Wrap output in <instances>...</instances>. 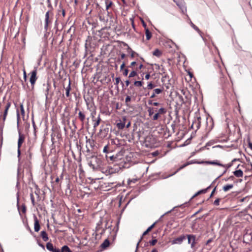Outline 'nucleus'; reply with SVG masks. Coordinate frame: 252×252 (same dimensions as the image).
<instances>
[{
  "label": "nucleus",
  "mask_w": 252,
  "mask_h": 252,
  "mask_svg": "<svg viewBox=\"0 0 252 252\" xmlns=\"http://www.w3.org/2000/svg\"><path fill=\"white\" fill-rule=\"evenodd\" d=\"M88 164L94 170L98 169L102 165L101 159L97 157L92 155L90 157H88Z\"/></svg>",
  "instance_id": "1"
},
{
  "label": "nucleus",
  "mask_w": 252,
  "mask_h": 252,
  "mask_svg": "<svg viewBox=\"0 0 252 252\" xmlns=\"http://www.w3.org/2000/svg\"><path fill=\"white\" fill-rule=\"evenodd\" d=\"M53 13L51 11H47L45 16V25L44 29L46 30H48V26L52 23L53 19Z\"/></svg>",
  "instance_id": "2"
},
{
  "label": "nucleus",
  "mask_w": 252,
  "mask_h": 252,
  "mask_svg": "<svg viewBox=\"0 0 252 252\" xmlns=\"http://www.w3.org/2000/svg\"><path fill=\"white\" fill-rule=\"evenodd\" d=\"M187 239H188V243L190 245V247L192 249L195 250V246L196 245V236L192 234H187L186 235Z\"/></svg>",
  "instance_id": "3"
},
{
  "label": "nucleus",
  "mask_w": 252,
  "mask_h": 252,
  "mask_svg": "<svg viewBox=\"0 0 252 252\" xmlns=\"http://www.w3.org/2000/svg\"><path fill=\"white\" fill-rule=\"evenodd\" d=\"M187 239L186 235H182L171 241V243L172 245L178 244L181 245L184 240Z\"/></svg>",
  "instance_id": "4"
},
{
  "label": "nucleus",
  "mask_w": 252,
  "mask_h": 252,
  "mask_svg": "<svg viewBox=\"0 0 252 252\" xmlns=\"http://www.w3.org/2000/svg\"><path fill=\"white\" fill-rule=\"evenodd\" d=\"M166 113V110L163 107H161L159 109L156 114H155L153 117L152 120L154 121L157 120L161 115H164Z\"/></svg>",
  "instance_id": "5"
},
{
  "label": "nucleus",
  "mask_w": 252,
  "mask_h": 252,
  "mask_svg": "<svg viewBox=\"0 0 252 252\" xmlns=\"http://www.w3.org/2000/svg\"><path fill=\"white\" fill-rule=\"evenodd\" d=\"M207 163H208V164H210L217 165L220 166H222V167H223L225 168L226 169L224 171V173L226 172V170L228 168H229L231 166H232V163H228V164H227L223 165V164L220 163L218 161H207Z\"/></svg>",
  "instance_id": "6"
},
{
  "label": "nucleus",
  "mask_w": 252,
  "mask_h": 252,
  "mask_svg": "<svg viewBox=\"0 0 252 252\" xmlns=\"http://www.w3.org/2000/svg\"><path fill=\"white\" fill-rule=\"evenodd\" d=\"M36 74H37V70L36 69H34L31 73V77H30V81L32 86H33L34 85V84L37 80Z\"/></svg>",
  "instance_id": "7"
},
{
  "label": "nucleus",
  "mask_w": 252,
  "mask_h": 252,
  "mask_svg": "<svg viewBox=\"0 0 252 252\" xmlns=\"http://www.w3.org/2000/svg\"><path fill=\"white\" fill-rule=\"evenodd\" d=\"M34 218V229L35 232H38L40 230V226L39 224V221L37 218V217L34 215L33 216Z\"/></svg>",
  "instance_id": "8"
},
{
  "label": "nucleus",
  "mask_w": 252,
  "mask_h": 252,
  "mask_svg": "<svg viewBox=\"0 0 252 252\" xmlns=\"http://www.w3.org/2000/svg\"><path fill=\"white\" fill-rule=\"evenodd\" d=\"M10 106H11V103L10 102H7L5 105L4 111L3 114L2 115V120H3V122L6 120L8 111Z\"/></svg>",
  "instance_id": "9"
},
{
  "label": "nucleus",
  "mask_w": 252,
  "mask_h": 252,
  "mask_svg": "<svg viewBox=\"0 0 252 252\" xmlns=\"http://www.w3.org/2000/svg\"><path fill=\"white\" fill-rule=\"evenodd\" d=\"M53 252H72L69 247L67 246H63L61 249L56 248Z\"/></svg>",
  "instance_id": "10"
},
{
  "label": "nucleus",
  "mask_w": 252,
  "mask_h": 252,
  "mask_svg": "<svg viewBox=\"0 0 252 252\" xmlns=\"http://www.w3.org/2000/svg\"><path fill=\"white\" fill-rule=\"evenodd\" d=\"M92 115L93 121L94 122L93 127L94 128H95L99 125L100 122L101 120V118H100V115H99L98 116L97 119L96 120H95V119H94V117L93 115V113H92Z\"/></svg>",
  "instance_id": "11"
},
{
  "label": "nucleus",
  "mask_w": 252,
  "mask_h": 252,
  "mask_svg": "<svg viewBox=\"0 0 252 252\" xmlns=\"http://www.w3.org/2000/svg\"><path fill=\"white\" fill-rule=\"evenodd\" d=\"M25 140V136L21 132H19V138L18 141V147L20 149Z\"/></svg>",
  "instance_id": "12"
},
{
  "label": "nucleus",
  "mask_w": 252,
  "mask_h": 252,
  "mask_svg": "<svg viewBox=\"0 0 252 252\" xmlns=\"http://www.w3.org/2000/svg\"><path fill=\"white\" fill-rule=\"evenodd\" d=\"M109 128H105L103 129H100L99 131V134L101 137H105L108 132Z\"/></svg>",
  "instance_id": "13"
},
{
  "label": "nucleus",
  "mask_w": 252,
  "mask_h": 252,
  "mask_svg": "<svg viewBox=\"0 0 252 252\" xmlns=\"http://www.w3.org/2000/svg\"><path fill=\"white\" fill-rule=\"evenodd\" d=\"M123 122H120V123H118L117 124V127L119 129H123L125 126V121L126 120V118L125 117H124L123 118Z\"/></svg>",
  "instance_id": "14"
},
{
  "label": "nucleus",
  "mask_w": 252,
  "mask_h": 252,
  "mask_svg": "<svg viewBox=\"0 0 252 252\" xmlns=\"http://www.w3.org/2000/svg\"><path fill=\"white\" fill-rule=\"evenodd\" d=\"M176 4L180 8H183L185 7V2L184 0H173Z\"/></svg>",
  "instance_id": "15"
},
{
  "label": "nucleus",
  "mask_w": 252,
  "mask_h": 252,
  "mask_svg": "<svg viewBox=\"0 0 252 252\" xmlns=\"http://www.w3.org/2000/svg\"><path fill=\"white\" fill-rule=\"evenodd\" d=\"M211 188V186H209V187H208L206 189H201L200 190H199L198 191H197L193 196L192 198H194L195 197V196L201 194V193H205L207 190L210 189Z\"/></svg>",
  "instance_id": "16"
},
{
  "label": "nucleus",
  "mask_w": 252,
  "mask_h": 252,
  "mask_svg": "<svg viewBox=\"0 0 252 252\" xmlns=\"http://www.w3.org/2000/svg\"><path fill=\"white\" fill-rule=\"evenodd\" d=\"M70 85H71V83H70V81L69 80L68 86L66 87V88H65V95L67 97H69L70 96V91L71 90Z\"/></svg>",
  "instance_id": "17"
},
{
  "label": "nucleus",
  "mask_w": 252,
  "mask_h": 252,
  "mask_svg": "<svg viewBox=\"0 0 252 252\" xmlns=\"http://www.w3.org/2000/svg\"><path fill=\"white\" fill-rule=\"evenodd\" d=\"M233 174L236 177H242L243 176V172L241 169H239L234 171Z\"/></svg>",
  "instance_id": "18"
},
{
  "label": "nucleus",
  "mask_w": 252,
  "mask_h": 252,
  "mask_svg": "<svg viewBox=\"0 0 252 252\" xmlns=\"http://www.w3.org/2000/svg\"><path fill=\"white\" fill-rule=\"evenodd\" d=\"M85 118V114L81 111H79L78 113V118L82 123H84Z\"/></svg>",
  "instance_id": "19"
},
{
  "label": "nucleus",
  "mask_w": 252,
  "mask_h": 252,
  "mask_svg": "<svg viewBox=\"0 0 252 252\" xmlns=\"http://www.w3.org/2000/svg\"><path fill=\"white\" fill-rule=\"evenodd\" d=\"M234 187V185L233 184H227L226 185H224L222 187V189L224 191H227L229 190L232 189Z\"/></svg>",
  "instance_id": "20"
},
{
  "label": "nucleus",
  "mask_w": 252,
  "mask_h": 252,
  "mask_svg": "<svg viewBox=\"0 0 252 252\" xmlns=\"http://www.w3.org/2000/svg\"><path fill=\"white\" fill-rule=\"evenodd\" d=\"M41 236L44 241H47L48 240V237L45 231H42L41 232Z\"/></svg>",
  "instance_id": "21"
},
{
  "label": "nucleus",
  "mask_w": 252,
  "mask_h": 252,
  "mask_svg": "<svg viewBox=\"0 0 252 252\" xmlns=\"http://www.w3.org/2000/svg\"><path fill=\"white\" fill-rule=\"evenodd\" d=\"M110 245L109 241L108 239H106L104 241V242L102 243L101 245V247L102 249H106Z\"/></svg>",
  "instance_id": "22"
},
{
  "label": "nucleus",
  "mask_w": 252,
  "mask_h": 252,
  "mask_svg": "<svg viewBox=\"0 0 252 252\" xmlns=\"http://www.w3.org/2000/svg\"><path fill=\"white\" fill-rule=\"evenodd\" d=\"M46 248L47 250H48L49 251L52 252H53V251H54V250L56 248H54V247L53 246V245L51 243H48L47 244H46Z\"/></svg>",
  "instance_id": "23"
},
{
  "label": "nucleus",
  "mask_w": 252,
  "mask_h": 252,
  "mask_svg": "<svg viewBox=\"0 0 252 252\" xmlns=\"http://www.w3.org/2000/svg\"><path fill=\"white\" fill-rule=\"evenodd\" d=\"M157 111L156 108L153 107H148V112L149 113V116L152 117V115L154 114L155 111Z\"/></svg>",
  "instance_id": "24"
},
{
  "label": "nucleus",
  "mask_w": 252,
  "mask_h": 252,
  "mask_svg": "<svg viewBox=\"0 0 252 252\" xmlns=\"http://www.w3.org/2000/svg\"><path fill=\"white\" fill-rule=\"evenodd\" d=\"M87 145H89L91 148H93L94 146V141L92 139H87L86 141Z\"/></svg>",
  "instance_id": "25"
},
{
  "label": "nucleus",
  "mask_w": 252,
  "mask_h": 252,
  "mask_svg": "<svg viewBox=\"0 0 252 252\" xmlns=\"http://www.w3.org/2000/svg\"><path fill=\"white\" fill-rule=\"evenodd\" d=\"M145 34H146V37L147 40H149L151 38V36H152L151 32H150V31L148 29H146Z\"/></svg>",
  "instance_id": "26"
},
{
  "label": "nucleus",
  "mask_w": 252,
  "mask_h": 252,
  "mask_svg": "<svg viewBox=\"0 0 252 252\" xmlns=\"http://www.w3.org/2000/svg\"><path fill=\"white\" fill-rule=\"evenodd\" d=\"M153 55L156 56V57H159L161 56V52L160 51H159L158 49H156L154 52H153Z\"/></svg>",
  "instance_id": "27"
},
{
  "label": "nucleus",
  "mask_w": 252,
  "mask_h": 252,
  "mask_svg": "<svg viewBox=\"0 0 252 252\" xmlns=\"http://www.w3.org/2000/svg\"><path fill=\"white\" fill-rule=\"evenodd\" d=\"M156 87V85L153 84L152 82H149L148 83L147 88L148 90H151L154 88Z\"/></svg>",
  "instance_id": "28"
},
{
  "label": "nucleus",
  "mask_w": 252,
  "mask_h": 252,
  "mask_svg": "<svg viewBox=\"0 0 252 252\" xmlns=\"http://www.w3.org/2000/svg\"><path fill=\"white\" fill-rule=\"evenodd\" d=\"M163 91V89H160V88H157L153 90V92L156 94H158L161 93Z\"/></svg>",
  "instance_id": "29"
},
{
  "label": "nucleus",
  "mask_w": 252,
  "mask_h": 252,
  "mask_svg": "<svg viewBox=\"0 0 252 252\" xmlns=\"http://www.w3.org/2000/svg\"><path fill=\"white\" fill-rule=\"evenodd\" d=\"M86 148H87V150H86V153H87V154H86V157H87V158L88 157H90V156L91 155H92V153L91 152V150L90 149V148L88 147V145H86Z\"/></svg>",
  "instance_id": "30"
},
{
  "label": "nucleus",
  "mask_w": 252,
  "mask_h": 252,
  "mask_svg": "<svg viewBox=\"0 0 252 252\" xmlns=\"http://www.w3.org/2000/svg\"><path fill=\"white\" fill-rule=\"evenodd\" d=\"M143 84L142 81H135L134 82V85L136 87H141Z\"/></svg>",
  "instance_id": "31"
},
{
  "label": "nucleus",
  "mask_w": 252,
  "mask_h": 252,
  "mask_svg": "<svg viewBox=\"0 0 252 252\" xmlns=\"http://www.w3.org/2000/svg\"><path fill=\"white\" fill-rule=\"evenodd\" d=\"M20 108L21 115L23 116V117L24 118L25 116V110H24V105L22 103L20 104Z\"/></svg>",
  "instance_id": "32"
},
{
  "label": "nucleus",
  "mask_w": 252,
  "mask_h": 252,
  "mask_svg": "<svg viewBox=\"0 0 252 252\" xmlns=\"http://www.w3.org/2000/svg\"><path fill=\"white\" fill-rule=\"evenodd\" d=\"M191 27L196 31H197L200 34H201V32L200 30L199 29V28L196 27L194 24H193L192 23L191 24Z\"/></svg>",
  "instance_id": "33"
},
{
  "label": "nucleus",
  "mask_w": 252,
  "mask_h": 252,
  "mask_svg": "<svg viewBox=\"0 0 252 252\" xmlns=\"http://www.w3.org/2000/svg\"><path fill=\"white\" fill-rule=\"evenodd\" d=\"M30 198H31L32 205L33 206H35V202L34 197L33 194L32 192L30 193Z\"/></svg>",
  "instance_id": "34"
},
{
  "label": "nucleus",
  "mask_w": 252,
  "mask_h": 252,
  "mask_svg": "<svg viewBox=\"0 0 252 252\" xmlns=\"http://www.w3.org/2000/svg\"><path fill=\"white\" fill-rule=\"evenodd\" d=\"M137 75V72L135 70L132 71L129 74L128 77H133Z\"/></svg>",
  "instance_id": "35"
},
{
  "label": "nucleus",
  "mask_w": 252,
  "mask_h": 252,
  "mask_svg": "<svg viewBox=\"0 0 252 252\" xmlns=\"http://www.w3.org/2000/svg\"><path fill=\"white\" fill-rule=\"evenodd\" d=\"M105 3L106 10H108L109 8L111 6L112 3L111 1H109L108 0L106 1Z\"/></svg>",
  "instance_id": "36"
},
{
  "label": "nucleus",
  "mask_w": 252,
  "mask_h": 252,
  "mask_svg": "<svg viewBox=\"0 0 252 252\" xmlns=\"http://www.w3.org/2000/svg\"><path fill=\"white\" fill-rule=\"evenodd\" d=\"M137 181V179H128L127 181V183L129 185H131V183H135Z\"/></svg>",
  "instance_id": "37"
},
{
  "label": "nucleus",
  "mask_w": 252,
  "mask_h": 252,
  "mask_svg": "<svg viewBox=\"0 0 252 252\" xmlns=\"http://www.w3.org/2000/svg\"><path fill=\"white\" fill-rule=\"evenodd\" d=\"M20 114L18 110H17V124L19 126L20 121Z\"/></svg>",
  "instance_id": "38"
},
{
  "label": "nucleus",
  "mask_w": 252,
  "mask_h": 252,
  "mask_svg": "<svg viewBox=\"0 0 252 252\" xmlns=\"http://www.w3.org/2000/svg\"><path fill=\"white\" fill-rule=\"evenodd\" d=\"M115 85L117 86V88H118V84L119 83V82L121 81V78L120 77H117L115 79Z\"/></svg>",
  "instance_id": "39"
},
{
  "label": "nucleus",
  "mask_w": 252,
  "mask_h": 252,
  "mask_svg": "<svg viewBox=\"0 0 252 252\" xmlns=\"http://www.w3.org/2000/svg\"><path fill=\"white\" fill-rule=\"evenodd\" d=\"M21 210L23 213H25L26 212V206L25 204H23L21 206Z\"/></svg>",
  "instance_id": "40"
},
{
  "label": "nucleus",
  "mask_w": 252,
  "mask_h": 252,
  "mask_svg": "<svg viewBox=\"0 0 252 252\" xmlns=\"http://www.w3.org/2000/svg\"><path fill=\"white\" fill-rule=\"evenodd\" d=\"M131 100V98L129 96H127L126 98V100H125V101H126V105L127 106H128V103L129 102H130Z\"/></svg>",
  "instance_id": "41"
},
{
  "label": "nucleus",
  "mask_w": 252,
  "mask_h": 252,
  "mask_svg": "<svg viewBox=\"0 0 252 252\" xmlns=\"http://www.w3.org/2000/svg\"><path fill=\"white\" fill-rule=\"evenodd\" d=\"M220 198H217L214 202V204L216 206H218L220 204Z\"/></svg>",
  "instance_id": "42"
},
{
  "label": "nucleus",
  "mask_w": 252,
  "mask_h": 252,
  "mask_svg": "<svg viewBox=\"0 0 252 252\" xmlns=\"http://www.w3.org/2000/svg\"><path fill=\"white\" fill-rule=\"evenodd\" d=\"M157 240L154 239V240H153L150 241L149 243H150V245L154 246L157 243Z\"/></svg>",
  "instance_id": "43"
},
{
  "label": "nucleus",
  "mask_w": 252,
  "mask_h": 252,
  "mask_svg": "<svg viewBox=\"0 0 252 252\" xmlns=\"http://www.w3.org/2000/svg\"><path fill=\"white\" fill-rule=\"evenodd\" d=\"M201 118L200 117H198L197 118V128L198 129L199 127H200V123H201Z\"/></svg>",
  "instance_id": "44"
},
{
  "label": "nucleus",
  "mask_w": 252,
  "mask_h": 252,
  "mask_svg": "<svg viewBox=\"0 0 252 252\" xmlns=\"http://www.w3.org/2000/svg\"><path fill=\"white\" fill-rule=\"evenodd\" d=\"M131 52L130 56L132 58H133L134 57V55L136 54V53L133 51L131 49H129Z\"/></svg>",
  "instance_id": "45"
},
{
  "label": "nucleus",
  "mask_w": 252,
  "mask_h": 252,
  "mask_svg": "<svg viewBox=\"0 0 252 252\" xmlns=\"http://www.w3.org/2000/svg\"><path fill=\"white\" fill-rule=\"evenodd\" d=\"M158 154H159V152L158 151L154 152L152 153V156L154 157H156V156L158 155Z\"/></svg>",
  "instance_id": "46"
},
{
  "label": "nucleus",
  "mask_w": 252,
  "mask_h": 252,
  "mask_svg": "<svg viewBox=\"0 0 252 252\" xmlns=\"http://www.w3.org/2000/svg\"><path fill=\"white\" fill-rule=\"evenodd\" d=\"M128 73V70L127 69H125L123 72V75L124 76H127Z\"/></svg>",
  "instance_id": "47"
},
{
  "label": "nucleus",
  "mask_w": 252,
  "mask_h": 252,
  "mask_svg": "<svg viewBox=\"0 0 252 252\" xmlns=\"http://www.w3.org/2000/svg\"><path fill=\"white\" fill-rule=\"evenodd\" d=\"M142 237H141V239H140V240L139 241V242L137 243V244L136 245V251H135V252H136L138 249L139 243L141 242V241L142 240Z\"/></svg>",
  "instance_id": "48"
},
{
  "label": "nucleus",
  "mask_w": 252,
  "mask_h": 252,
  "mask_svg": "<svg viewBox=\"0 0 252 252\" xmlns=\"http://www.w3.org/2000/svg\"><path fill=\"white\" fill-rule=\"evenodd\" d=\"M108 145H106L104 148H103V152L104 153H107V149H108Z\"/></svg>",
  "instance_id": "49"
},
{
  "label": "nucleus",
  "mask_w": 252,
  "mask_h": 252,
  "mask_svg": "<svg viewBox=\"0 0 252 252\" xmlns=\"http://www.w3.org/2000/svg\"><path fill=\"white\" fill-rule=\"evenodd\" d=\"M216 187H215V188L213 189V190H212V192H211V194H210V197H212L213 196V194H214V192H215V190H216Z\"/></svg>",
  "instance_id": "50"
},
{
  "label": "nucleus",
  "mask_w": 252,
  "mask_h": 252,
  "mask_svg": "<svg viewBox=\"0 0 252 252\" xmlns=\"http://www.w3.org/2000/svg\"><path fill=\"white\" fill-rule=\"evenodd\" d=\"M136 64V62H132V63H131L129 67H132L133 66H134Z\"/></svg>",
  "instance_id": "51"
},
{
  "label": "nucleus",
  "mask_w": 252,
  "mask_h": 252,
  "mask_svg": "<svg viewBox=\"0 0 252 252\" xmlns=\"http://www.w3.org/2000/svg\"><path fill=\"white\" fill-rule=\"evenodd\" d=\"M150 77V74H149V73H147V74L145 75V79H146V80H148V79H149Z\"/></svg>",
  "instance_id": "52"
},
{
  "label": "nucleus",
  "mask_w": 252,
  "mask_h": 252,
  "mask_svg": "<svg viewBox=\"0 0 252 252\" xmlns=\"http://www.w3.org/2000/svg\"><path fill=\"white\" fill-rule=\"evenodd\" d=\"M110 158L111 159V160H113V161H116V157H114V156H110Z\"/></svg>",
  "instance_id": "53"
},
{
  "label": "nucleus",
  "mask_w": 252,
  "mask_h": 252,
  "mask_svg": "<svg viewBox=\"0 0 252 252\" xmlns=\"http://www.w3.org/2000/svg\"><path fill=\"white\" fill-rule=\"evenodd\" d=\"M61 12H62V14L63 15V17H64L65 16V10L63 9H62L61 10Z\"/></svg>",
  "instance_id": "54"
},
{
  "label": "nucleus",
  "mask_w": 252,
  "mask_h": 252,
  "mask_svg": "<svg viewBox=\"0 0 252 252\" xmlns=\"http://www.w3.org/2000/svg\"><path fill=\"white\" fill-rule=\"evenodd\" d=\"M125 66V63H123L121 64V66H120V69L121 70L123 69L124 67Z\"/></svg>",
  "instance_id": "55"
},
{
  "label": "nucleus",
  "mask_w": 252,
  "mask_h": 252,
  "mask_svg": "<svg viewBox=\"0 0 252 252\" xmlns=\"http://www.w3.org/2000/svg\"><path fill=\"white\" fill-rule=\"evenodd\" d=\"M17 153H18V157L19 158L21 155V152H20V148L18 149L17 150Z\"/></svg>",
  "instance_id": "56"
},
{
  "label": "nucleus",
  "mask_w": 252,
  "mask_h": 252,
  "mask_svg": "<svg viewBox=\"0 0 252 252\" xmlns=\"http://www.w3.org/2000/svg\"><path fill=\"white\" fill-rule=\"evenodd\" d=\"M156 94L153 92V94H152V95L150 96V98H154L156 96Z\"/></svg>",
  "instance_id": "57"
},
{
  "label": "nucleus",
  "mask_w": 252,
  "mask_h": 252,
  "mask_svg": "<svg viewBox=\"0 0 252 252\" xmlns=\"http://www.w3.org/2000/svg\"><path fill=\"white\" fill-rule=\"evenodd\" d=\"M126 57V55L124 53H123L121 55V58L122 59H124Z\"/></svg>",
  "instance_id": "58"
},
{
  "label": "nucleus",
  "mask_w": 252,
  "mask_h": 252,
  "mask_svg": "<svg viewBox=\"0 0 252 252\" xmlns=\"http://www.w3.org/2000/svg\"><path fill=\"white\" fill-rule=\"evenodd\" d=\"M125 83H126V86H128L129 85V84H130V82H129V81L128 80H126L125 81Z\"/></svg>",
  "instance_id": "59"
},
{
  "label": "nucleus",
  "mask_w": 252,
  "mask_h": 252,
  "mask_svg": "<svg viewBox=\"0 0 252 252\" xmlns=\"http://www.w3.org/2000/svg\"><path fill=\"white\" fill-rule=\"evenodd\" d=\"M156 224V222L154 223L152 225H151L149 227V228L150 229H152L153 228V227H154L155 225Z\"/></svg>",
  "instance_id": "60"
},
{
  "label": "nucleus",
  "mask_w": 252,
  "mask_h": 252,
  "mask_svg": "<svg viewBox=\"0 0 252 252\" xmlns=\"http://www.w3.org/2000/svg\"><path fill=\"white\" fill-rule=\"evenodd\" d=\"M153 103H154V102H153V101H152V100H149V101H148V104H149V105H153Z\"/></svg>",
  "instance_id": "61"
},
{
  "label": "nucleus",
  "mask_w": 252,
  "mask_h": 252,
  "mask_svg": "<svg viewBox=\"0 0 252 252\" xmlns=\"http://www.w3.org/2000/svg\"><path fill=\"white\" fill-rule=\"evenodd\" d=\"M60 181V178L57 177L56 180H55L56 183H59Z\"/></svg>",
  "instance_id": "62"
},
{
  "label": "nucleus",
  "mask_w": 252,
  "mask_h": 252,
  "mask_svg": "<svg viewBox=\"0 0 252 252\" xmlns=\"http://www.w3.org/2000/svg\"><path fill=\"white\" fill-rule=\"evenodd\" d=\"M130 126V122H128V123L126 125V127L128 128Z\"/></svg>",
  "instance_id": "63"
},
{
  "label": "nucleus",
  "mask_w": 252,
  "mask_h": 252,
  "mask_svg": "<svg viewBox=\"0 0 252 252\" xmlns=\"http://www.w3.org/2000/svg\"><path fill=\"white\" fill-rule=\"evenodd\" d=\"M249 147L250 149H251L252 150V143H249Z\"/></svg>",
  "instance_id": "64"
}]
</instances>
